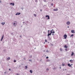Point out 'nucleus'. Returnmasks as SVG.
Masks as SVG:
<instances>
[{
  "instance_id": "72a5a7b5",
  "label": "nucleus",
  "mask_w": 75,
  "mask_h": 75,
  "mask_svg": "<svg viewBox=\"0 0 75 75\" xmlns=\"http://www.w3.org/2000/svg\"><path fill=\"white\" fill-rule=\"evenodd\" d=\"M54 33H55V32L54 31H53V34H54Z\"/></svg>"
},
{
  "instance_id": "69168bd1",
  "label": "nucleus",
  "mask_w": 75,
  "mask_h": 75,
  "mask_svg": "<svg viewBox=\"0 0 75 75\" xmlns=\"http://www.w3.org/2000/svg\"><path fill=\"white\" fill-rule=\"evenodd\" d=\"M16 25H17V24H16Z\"/></svg>"
},
{
  "instance_id": "bb28decb",
  "label": "nucleus",
  "mask_w": 75,
  "mask_h": 75,
  "mask_svg": "<svg viewBox=\"0 0 75 75\" xmlns=\"http://www.w3.org/2000/svg\"><path fill=\"white\" fill-rule=\"evenodd\" d=\"M12 5L14 6V3H12Z\"/></svg>"
},
{
  "instance_id": "2eb2a0df",
  "label": "nucleus",
  "mask_w": 75,
  "mask_h": 75,
  "mask_svg": "<svg viewBox=\"0 0 75 75\" xmlns=\"http://www.w3.org/2000/svg\"><path fill=\"white\" fill-rule=\"evenodd\" d=\"M30 72L31 74H32V73H33V72H32V70H30Z\"/></svg>"
},
{
  "instance_id": "37998d69",
  "label": "nucleus",
  "mask_w": 75,
  "mask_h": 75,
  "mask_svg": "<svg viewBox=\"0 0 75 75\" xmlns=\"http://www.w3.org/2000/svg\"><path fill=\"white\" fill-rule=\"evenodd\" d=\"M26 23H28V21H26Z\"/></svg>"
},
{
  "instance_id": "f3484780",
  "label": "nucleus",
  "mask_w": 75,
  "mask_h": 75,
  "mask_svg": "<svg viewBox=\"0 0 75 75\" xmlns=\"http://www.w3.org/2000/svg\"><path fill=\"white\" fill-rule=\"evenodd\" d=\"M48 38L49 40H51V38L50 37H48Z\"/></svg>"
},
{
  "instance_id": "423d86ee",
  "label": "nucleus",
  "mask_w": 75,
  "mask_h": 75,
  "mask_svg": "<svg viewBox=\"0 0 75 75\" xmlns=\"http://www.w3.org/2000/svg\"><path fill=\"white\" fill-rule=\"evenodd\" d=\"M21 14V13H20V12L18 13V12H17L16 14V16H17V15H20V14Z\"/></svg>"
},
{
  "instance_id": "6ab92c4d",
  "label": "nucleus",
  "mask_w": 75,
  "mask_h": 75,
  "mask_svg": "<svg viewBox=\"0 0 75 75\" xmlns=\"http://www.w3.org/2000/svg\"><path fill=\"white\" fill-rule=\"evenodd\" d=\"M60 51H62V49L60 48Z\"/></svg>"
},
{
  "instance_id": "c9c22d12",
  "label": "nucleus",
  "mask_w": 75,
  "mask_h": 75,
  "mask_svg": "<svg viewBox=\"0 0 75 75\" xmlns=\"http://www.w3.org/2000/svg\"><path fill=\"white\" fill-rule=\"evenodd\" d=\"M11 35H13V33H11Z\"/></svg>"
},
{
  "instance_id": "bf43d9fd",
  "label": "nucleus",
  "mask_w": 75,
  "mask_h": 75,
  "mask_svg": "<svg viewBox=\"0 0 75 75\" xmlns=\"http://www.w3.org/2000/svg\"><path fill=\"white\" fill-rule=\"evenodd\" d=\"M73 65L72 64H71V65Z\"/></svg>"
},
{
  "instance_id": "79ce46f5",
  "label": "nucleus",
  "mask_w": 75,
  "mask_h": 75,
  "mask_svg": "<svg viewBox=\"0 0 75 75\" xmlns=\"http://www.w3.org/2000/svg\"><path fill=\"white\" fill-rule=\"evenodd\" d=\"M23 24H24V23H25V22H23Z\"/></svg>"
},
{
  "instance_id": "c85d7f7f",
  "label": "nucleus",
  "mask_w": 75,
  "mask_h": 75,
  "mask_svg": "<svg viewBox=\"0 0 75 75\" xmlns=\"http://www.w3.org/2000/svg\"><path fill=\"white\" fill-rule=\"evenodd\" d=\"M49 58V57H46V59H48Z\"/></svg>"
},
{
  "instance_id": "6e6552de",
  "label": "nucleus",
  "mask_w": 75,
  "mask_h": 75,
  "mask_svg": "<svg viewBox=\"0 0 75 75\" xmlns=\"http://www.w3.org/2000/svg\"><path fill=\"white\" fill-rule=\"evenodd\" d=\"M58 10V9H54L53 10V11H57Z\"/></svg>"
},
{
  "instance_id": "aec40b11",
  "label": "nucleus",
  "mask_w": 75,
  "mask_h": 75,
  "mask_svg": "<svg viewBox=\"0 0 75 75\" xmlns=\"http://www.w3.org/2000/svg\"><path fill=\"white\" fill-rule=\"evenodd\" d=\"M25 69H27V66H25Z\"/></svg>"
},
{
  "instance_id": "58836bf2",
  "label": "nucleus",
  "mask_w": 75,
  "mask_h": 75,
  "mask_svg": "<svg viewBox=\"0 0 75 75\" xmlns=\"http://www.w3.org/2000/svg\"><path fill=\"white\" fill-rule=\"evenodd\" d=\"M35 2H37V0H35Z\"/></svg>"
},
{
  "instance_id": "a18cd8bd",
  "label": "nucleus",
  "mask_w": 75,
  "mask_h": 75,
  "mask_svg": "<svg viewBox=\"0 0 75 75\" xmlns=\"http://www.w3.org/2000/svg\"><path fill=\"white\" fill-rule=\"evenodd\" d=\"M51 31H54V30L52 29Z\"/></svg>"
},
{
  "instance_id": "dca6fc26",
  "label": "nucleus",
  "mask_w": 75,
  "mask_h": 75,
  "mask_svg": "<svg viewBox=\"0 0 75 75\" xmlns=\"http://www.w3.org/2000/svg\"><path fill=\"white\" fill-rule=\"evenodd\" d=\"M64 47H65V48H68V47L66 45H65Z\"/></svg>"
},
{
  "instance_id": "13d9d810",
  "label": "nucleus",
  "mask_w": 75,
  "mask_h": 75,
  "mask_svg": "<svg viewBox=\"0 0 75 75\" xmlns=\"http://www.w3.org/2000/svg\"><path fill=\"white\" fill-rule=\"evenodd\" d=\"M20 37H21V35L20 36Z\"/></svg>"
},
{
  "instance_id": "a878e982",
  "label": "nucleus",
  "mask_w": 75,
  "mask_h": 75,
  "mask_svg": "<svg viewBox=\"0 0 75 75\" xmlns=\"http://www.w3.org/2000/svg\"><path fill=\"white\" fill-rule=\"evenodd\" d=\"M46 71H49V69H47Z\"/></svg>"
},
{
  "instance_id": "412c9836",
  "label": "nucleus",
  "mask_w": 75,
  "mask_h": 75,
  "mask_svg": "<svg viewBox=\"0 0 75 75\" xmlns=\"http://www.w3.org/2000/svg\"><path fill=\"white\" fill-rule=\"evenodd\" d=\"M50 32L51 33H51H51H53V31H52V30H51L50 31Z\"/></svg>"
},
{
  "instance_id": "c03bdc74",
  "label": "nucleus",
  "mask_w": 75,
  "mask_h": 75,
  "mask_svg": "<svg viewBox=\"0 0 75 75\" xmlns=\"http://www.w3.org/2000/svg\"><path fill=\"white\" fill-rule=\"evenodd\" d=\"M15 24H16V23H13V25H15Z\"/></svg>"
},
{
  "instance_id": "4c0bfd02",
  "label": "nucleus",
  "mask_w": 75,
  "mask_h": 75,
  "mask_svg": "<svg viewBox=\"0 0 75 75\" xmlns=\"http://www.w3.org/2000/svg\"><path fill=\"white\" fill-rule=\"evenodd\" d=\"M46 52H48V51L47 50V51H46Z\"/></svg>"
},
{
  "instance_id": "2f4dec72",
  "label": "nucleus",
  "mask_w": 75,
  "mask_h": 75,
  "mask_svg": "<svg viewBox=\"0 0 75 75\" xmlns=\"http://www.w3.org/2000/svg\"><path fill=\"white\" fill-rule=\"evenodd\" d=\"M54 4H51V6H53Z\"/></svg>"
},
{
  "instance_id": "473e14b6",
  "label": "nucleus",
  "mask_w": 75,
  "mask_h": 75,
  "mask_svg": "<svg viewBox=\"0 0 75 75\" xmlns=\"http://www.w3.org/2000/svg\"><path fill=\"white\" fill-rule=\"evenodd\" d=\"M45 42H47V40L46 39L45 40Z\"/></svg>"
},
{
  "instance_id": "4d7b16f0",
  "label": "nucleus",
  "mask_w": 75,
  "mask_h": 75,
  "mask_svg": "<svg viewBox=\"0 0 75 75\" xmlns=\"http://www.w3.org/2000/svg\"><path fill=\"white\" fill-rule=\"evenodd\" d=\"M1 1H0V3H1Z\"/></svg>"
},
{
  "instance_id": "5fc2aeb1",
  "label": "nucleus",
  "mask_w": 75,
  "mask_h": 75,
  "mask_svg": "<svg viewBox=\"0 0 75 75\" xmlns=\"http://www.w3.org/2000/svg\"><path fill=\"white\" fill-rule=\"evenodd\" d=\"M40 11H42V9L40 10Z\"/></svg>"
},
{
  "instance_id": "3c124183",
  "label": "nucleus",
  "mask_w": 75,
  "mask_h": 75,
  "mask_svg": "<svg viewBox=\"0 0 75 75\" xmlns=\"http://www.w3.org/2000/svg\"><path fill=\"white\" fill-rule=\"evenodd\" d=\"M6 72H5L4 73V74H6Z\"/></svg>"
},
{
  "instance_id": "09e8293b",
  "label": "nucleus",
  "mask_w": 75,
  "mask_h": 75,
  "mask_svg": "<svg viewBox=\"0 0 75 75\" xmlns=\"http://www.w3.org/2000/svg\"><path fill=\"white\" fill-rule=\"evenodd\" d=\"M69 26H67V28H69Z\"/></svg>"
},
{
  "instance_id": "1a4fd4ad",
  "label": "nucleus",
  "mask_w": 75,
  "mask_h": 75,
  "mask_svg": "<svg viewBox=\"0 0 75 75\" xmlns=\"http://www.w3.org/2000/svg\"><path fill=\"white\" fill-rule=\"evenodd\" d=\"M74 31H75V30H72L71 31V32L72 33H75V32H74Z\"/></svg>"
},
{
  "instance_id": "9b49d317",
  "label": "nucleus",
  "mask_w": 75,
  "mask_h": 75,
  "mask_svg": "<svg viewBox=\"0 0 75 75\" xmlns=\"http://www.w3.org/2000/svg\"><path fill=\"white\" fill-rule=\"evenodd\" d=\"M74 54V52H72L71 54V56H73Z\"/></svg>"
},
{
  "instance_id": "052dcab7",
  "label": "nucleus",
  "mask_w": 75,
  "mask_h": 75,
  "mask_svg": "<svg viewBox=\"0 0 75 75\" xmlns=\"http://www.w3.org/2000/svg\"><path fill=\"white\" fill-rule=\"evenodd\" d=\"M63 71H64V69H63Z\"/></svg>"
},
{
  "instance_id": "ea45409f",
  "label": "nucleus",
  "mask_w": 75,
  "mask_h": 75,
  "mask_svg": "<svg viewBox=\"0 0 75 75\" xmlns=\"http://www.w3.org/2000/svg\"><path fill=\"white\" fill-rule=\"evenodd\" d=\"M53 69H54V70L55 69V68H53Z\"/></svg>"
},
{
  "instance_id": "603ef678",
  "label": "nucleus",
  "mask_w": 75,
  "mask_h": 75,
  "mask_svg": "<svg viewBox=\"0 0 75 75\" xmlns=\"http://www.w3.org/2000/svg\"><path fill=\"white\" fill-rule=\"evenodd\" d=\"M50 31V30H48V33H49V32Z\"/></svg>"
},
{
  "instance_id": "f704fd0d",
  "label": "nucleus",
  "mask_w": 75,
  "mask_h": 75,
  "mask_svg": "<svg viewBox=\"0 0 75 75\" xmlns=\"http://www.w3.org/2000/svg\"><path fill=\"white\" fill-rule=\"evenodd\" d=\"M13 4V3H10V5H11V4Z\"/></svg>"
},
{
  "instance_id": "5701e85b",
  "label": "nucleus",
  "mask_w": 75,
  "mask_h": 75,
  "mask_svg": "<svg viewBox=\"0 0 75 75\" xmlns=\"http://www.w3.org/2000/svg\"><path fill=\"white\" fill-rule=\"evenodd\" d=\"M44 2H47V0H44Z\"/></svg>"
},
{
  "instance_id": "864d4df0",
  "label": "nucleus",
  "mask_w": 75,
  "mask_h": 75,
  "mask_svg": "<svg viewBox=\"0 0 75 75\" xmlns=\"http://www.w3.org/2000/svg\"><path fill=\"white\" fill-rule=\"evenodd\" d=\"M59 69H61V67H60Z\"/></svg>"
},
{
  "instance_id": "20e7f679",
  "label": "nucleus",
  "mask_w": 75,
  "mask_h": 75,
  "mask_svg": "<svg viewBox=\"0 0 75 75\" xmlns=\"http://www.w3.org/2000/svg\"><path fill=\"white\" fill-rule=\"evenodd\" d=\"M70 24H71V22H70L69 21H68L67 22V25H69Z\"/></svg>"
},
{
  "instance_id": "de8ad7c7",
  "label": "nucleus",
  "mask_w": 75,
  "mask_h": 75,
  "mask_svg": "<svg viewBox=\"0 0 75 75\" xmlns=\"http://www.w3.org/2000/svg\"><path fill=\"white\" fill-rule=\"evenodd\" d=\"M9 71H11V69H9Z\"/></svg>"
},
{
  "instance_id": "39448f33",
  "label": "nucleus",
  "mask_w": 75,
  "mask_h": 75,
  "mask_svg": "<svg viewBox=\"0 0 75 75\" xmlns=\"http://www.w3.org/2000/svg\"><path fill=\"white\" fill-rule=\"evenodd\" d=\"M3 38H4V35H3L2 36V38H1V41H2V40H3Z\"/></svg>"
},
{
  "instance_id": "f257e3e1",
  "label": "nucleus",
  "mask_w": 75,
  "mask_h": 75,
  "mask_svg": "<svg viewBox=\"0 0 75 75\" xmlns=\"http://www.w3.org/2000/svg\"><path fill=\"white\" fill-rule=\"evenodd\" d=\"M51 35V33H49V32H48V35L47 37H50V35Z\"/></svg>"
},
{
  "instance_id": "ddd939ff",
  "label": "nucleus",
  "mask_w": 75,
  "mask_h": 75,
  "mask_svg": "<svg viewBox=\"0 0 75 75\" xmlns=\"http://www.w3.org/2000/svg\"><path fill=\"white\" fill-rule=\"evenodd\" d=\"M7 60H10V57H8L7 58Z\"/></svg>"
},
{
  "instance_id": "0eeeda50",
  "label": "nucleus",
  "mask_w": 75,
  "mask_h": 75,
  "mask_svg": "<svg viewBox=\"0 0 75 75\" xmlns=\"http://www.w3.org/2000/svg\"><path fill=\"white\" fill-rule=\"evenodd\" d=\"M68 66L69 67H72L71 66V64H68Z\"/></svg>"
},
{
  "instance_id": "49530a36",
  "label": "nucleus",
  "mask_w": 75,
  "mask_h": 75,
  "mask_svg": "<svg viewBox=\"0 0 75 75\" xmlns=\"http://www.w3.org/2000/svg\"><path fill=\"white\" fill-rule=\"evenodd\" d=\"M52 35H54V33H53Z\"/></svg>"
},
{
  "instance_id": "338daca9",
  "label": "nucleus",
  "mask_w": 75,
  "mask_h": 75,
  "mask_svg": "<svg viewBox=\"0 0 75 75\" xmlns=\"http://www.w3.org/2000/svg\"><path fill=\"white\" fill-rule=\"evenodd\" d=\"M15 26V25H14Z\"/></svg>"
},
{
  "instance_id": "0e129e2a",
  "label": "nucleus",
  "mask_w": 75,
  "mask_h": 75,
  "mask_svg": "<svg viewBox=\"0 0 75 75\" xmlns=\"http://www.w3.org/2000/svg\"><path fill=\"white\" fill-rule=\"evenodd\" d=\"M36 48H35V49H36Z\"/></svg>"
},
{
  "instance_id": "e433bc0d",
  "label": "nucleus",
  "mask_w": 75,
  "mask_h": 75,
  "mask_svg": "<svg viewBox=\"0 0 75 75\" xmlns=\"http://www.w3.org/2000/svg\"><path fill=\"white\" fill-rule=\"evenodd\" d=\"M62 66H65V64H62Z\"/></svg>"
},
{
  "instance_id": "4be33fe9",
  "label": "nucleus",
  "mask_w": 75,
  "mask_h": 75,
  "mask_svg": "<svg viewBox=\"0 0 75 75\" xmlns=\"http://www.w3.org/2000/svg\"><path fill=\"white\" fill-rule=\"evenodd\" d=\"M14 62H16V60H14L13 61Z\"/></svg>"
},
{
  "instance_id": "6e6d98bb",
  "label": "nucleus",
  "mask_w": 75,
  "mask_h": 75,
  "mask_svg": "<svg viewBox=\"0 0 75 75\" xmlns=\"http://www.w3.org/2000/svg\"><path fill=\"white\" fill-rule=\"evenodd\" d=\"M24 60H25V58H24Z\"/></svg>"
},
{
  "instance_id": "8fccbe9b",
  "label": "nucleus",
  "mask_w": 75,
  "mask_h": 75,
  "mask_svg": "<svg viewBox=\"0 0 75 75\" xmlns=\"http://www.w3.org/2000/svg\"><path fill=\"white\" fill-rule=\"evenodd\" d=\"M65 50L67 51V49H65Z\"/></svg>"
},
{
  "instance_id": "680f3d73",
  "label": "nucleus",
  "mask_w": 75,
  "mask_h": 75,
  "mask_svg": "<svg viewBox=\"0 0 75 75\" xmlns=\"http://www.w3.org/2000/svg\"><path fill=\"white\" fill-rule=\"evenodd\" d=\"M65 70H66V71H67V69H65Z\"/></svg>"
},
{
  "instance_id": "4468645a",
  "label": "nucleus",
  "mask_w": 75,
  "mask_h": 75,
  "mask_svg": "<svg viewBox=\"0 0 75 75\" xmlns=\"http://www.w3.org/2000/svg\"><path fill=\"white\" fill-rule=\"evenodd\" d=\"M33 16H34L35 17H37V15H36V14H34Z\"/></svg>"
},
{
  "instance_id": "c756f323",
  "label": "nucleus",
  "mask_w": 75,
  "mask_h": 75,
  "mask_svg": "<svg viewBox=\"0 0 75 75\" xmlns=\"http://www.w3.org/2000/svg\"><path fill=\"white\" fill-rule=\"evenodd\" d=\"M29 61H30V62H31V61H32V60L31 59H29Z\"/></svg>"
},
{
  "instance_id": "f03ea898",
  "label": "nucleus",
  "mask_w": 75,
  "mask_h": 75,
  "mask_svg": "<svg viewBox=\"0 0 75 75\" xmlns=\"http://www.w3.org/2000/svg\"><path fill=\"white\" fill-rule=\"evenodd\" d=\"M64 39H66L67 37V35L66 34H65L64 35Z\"/></svg>"
},
{
  "instance_id": "9d476101",
  "label": "nucleus",
  "mask_w": 75,
  "mask_h": 75,
  "mask_svg": "<svg viewBox=\"0 0 75 75\" xmlns=\"http://www.w3.org/2000/svg\"><path fill=\"white\" fill-rule=\"evenodd\" d=\"M70 62H71V63H72V62H73V61L72 60H70Z\"/></svg>"
},
{
  "instance_id": "7ed1b4c3",
  "label": "nucleus",
  "mask_w": 75,
  "mask_h": 75,
  "mask_svg": "<svg viewBox=\"0 0 75 75\" xmlns=\"http://www.w3.org/2000/svg\"><path fill=\"white\" fill-rule=\"evenodd\" d=\"M46 17H47V19L49 20L50 19V16L49 15H46L45 16Z\"/></svg>"
},
{
  "instance_id": "f8f14e48",
  "label": "nucleus",
  "mask_w": 75,
  "mask_h": 75,
  "mask_svg": "<svg viewBox=\"0 0 75 75\" xmlns=\"http://www.w3.org/2000/svg\"><path fill=\"white\" fill-rule=\"evenodd\" d=\"M5 24V22H4V23H1V24H2V25H4Z\"/></svg>"
},
{
  "instance_id": "a19ab883",
  "label": "nucleus",
  "mask_w": 75,
  "mask_h": 75,
  "mask_svg": "<svg viewBox=\"0 0 75 75\" xmlns=\"http://www.w3.org/2000/svg\"><path fill=\"white\" fill-rule=\"evenodd\" d=\"M21 9L22 10H23V8H21Z\"/></svg>"
},
{
  "instance_id": "a211bd4d",
  "label": "nucleus",
  "mask_w": 75,
  "mask_h": 75,
  "mask_svg": "<svg viewBox=\"0 0 75 75\" xmlns=\"http://www.w3.org/2000/svg\"><path fill=\"white\" fill-rule=\"evenodd\" d=\"M32 58V55H30L29 57V58Z\"/></svg>"
},
{
  "instance_id": "7c9ffc66",
  "label": "nucleus",
  "mask_w": 75,
  "mask_h": 75,
  "mask_svg": "<svg viewBox=\"0 0 75 75\" xmlns=\"http://www.w3.org/2000/svg\"><path fill=\"white\" fill-rule=\"evenodd\" d=\"M16 75H20V74L18 73L16 74Z\"/></svg>"
},
{
  "instance_id": "393cba45",
  "label": "nucleus",
  "mask_w": 75,
  "mask_h": 75,
  "mask_svg": "<svg viewBox=\"0 0 75 75\" xmlns=\"http://www.w3.org/2000/svg\"><path fill=\"white\" fill-rule=\"evenodd\" d=\"M46 61H47V62H48V61L50 62V60H47Z\"/></svg>"
},
{
  "instance_id": "b1692460",
  "label": "nucleus",
  "mask_w": 75,
  "mask_h": 75,
  "mask_svg": "<svg viewBox=\"0 0 75 75\" xmlns=\"http://www.w3.org/2000/svg\"><path fill=\"white\" fill-rule=\"evenodd\" d=\"M73 36H74V35L73 34H71V37H73Z\"/></svg>"
},
{
  "instance_id": "e2e57ef3",
  "label": "nucleus",
  "mask_w": 75,
  "mask_h": 75,
  "mask_svg": "<svg viewBox=\"0 0 75 75\" xmlns=\"http://www.w3.org/2000/svg\"><path fill=\"white\" fill-rule=\"evenodd\" d=\"M44 52H45V50H44Z\"/></svg>"
},
{
  "instance_id": "cd10ccee",
  "label": "nucleus",
  "mask_w": 75,
  "mask_h": 75,
  "mask_svg": "<svg viewBox=\"0 0 75 75\" xmlns=\"http://www.w3.org/2000/svg\"><path fill=\"white\" fill-rule=\"evenodd\" d=\"M4 52H5V51H6V50H4Z\"/></svg>"
}]
</instances>
